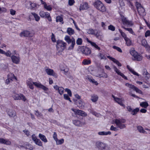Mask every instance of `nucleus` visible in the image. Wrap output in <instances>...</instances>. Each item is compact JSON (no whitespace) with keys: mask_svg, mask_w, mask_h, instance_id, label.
I'll return each instance as SVG.
<instances>
[{"mask_svg":"<svg viewBox=\"0 0 150 150\" xmlns=\"http://www.w3.org/2000/svg\"><path fill=\"white\" fill-rule=\"evenodd\" d=\"M102 4V3L99 0H96L93 4V5L97 9L98 7Z\"/></svg>","mask_w":150,"mask_h":150,"instance_id":"f704fd0d","label":"nucleus"},{"mask_svg":"<svg viewBox=\"0 0 150 150\" xmlns=\"http://www.w3.org/2000/svg\"><path fill=\"white\" fill-rule=\"evenodd\" d=\"M123 28L126 30L128 31L130 33L132 34L133 35H135L134 33L131 28H125L124 27H123Z\"/></svg>","mask_w":150,"mask_h":150,"instance_id":"603ef678","label":"nucleus"},{"mask_svg":"<svg viewBox=\"0 0 150 150\" xmlns=\"http://www.w3.org/2000/svg\"><path fill=\"white\" fill-rule=\"evenodd\" d=\"M56 21L57 22H60L62 23V24H63L64 23L63 18L61 16H58L57 17Z\"/></svg>","mask_w":150,"mask_h":150,"instance_id":"864d4df0","label":"nucleus"},{"mask_svg":"<svg viewBox=\"0 0 150 150\" xmlns=\"http://www.w3.org/2000/svg\"><path fill=\"white\" fill-rule=\"evenodd\" d=\"M87 79L91 82L94 84L96 85H97L98 84L97 81H96L94 79H93L92 77L91 76H87Z\"/></svg>","mask_w":150,"mask_h":150,"instance_id":"72a5a7b5","label":"nucleus"},{"mask_svg":"<svg viewBox=\"0 0 150 150\" xmlns=\"http://www.w3.org/2000/svg\"><path fill=\"white\" fill-rule=\"evenodd\" d=\"M10 14L12 16H14L16 14V11L12 9H10Z\"/></svg>","mask_w":150,"mask_h":150,"instance_id":"0e129e2a","label":"nucleus"},{"mask_svg":"<svg viewBox=\"0 0 150 150\" xmlns=\"http://www.w3.org/2000/svg\"><path fill=\"white\" fill-rule=\"evenodd\" d=\"M56 42L57 53L58 54H60L65 49L67 45V43L64 41L60 40H57Z\"/></svg>","mask_w":150,"mask_h":150,"instance_id":"39448f33","label":"nucleus"},{"mask_svg":"<svg viewBox=\"0 0 150 150\" xmlns=\"http://www.w3.org/2000/svg\"><path fill=\"white\" fill-rule=\"evenodd\" d=\"M73 124L76 126H81L82 125V124L79 120H74L73 121Z\"/></svg>","mask_w":150,"mask_h":150,"instance_id":"37998d69","label":"nucleus"},{"mask_svg":"<svg viewBox=\"0 0 150 150\" xmlns=\"http://www.w3.org/2000/svg\"><path fill=\"white\" fill-rule=\"evenodd\" d=\"M110 129L111 131L117 132L118 130V129L117 127H115L113 125H112L111 126Z\"/></svg>","mask_w":150,"mask_h":150,"instance_id":"4d7b16f0","label":"nucleus"},{"mask_svg":"<svg viewBox=\"0 0 150 150\" xmlns=\"http://www.w3.org/2000/svg\"><path fill=\"white\" fill-rule=\"evenodd\" d=\"M89 6L88 3L85 2L80 4L79 9L80 11H81L82 10H87Z\"/></svg>","mask_w":150,"mask_h":150,"instance_id":"412c9836","label":"nucleus"},{"mask_svg":"<svg viewBox=\"0 0 150 150\" xmlns=\"http://www.w3.org/2000/svg\"><path fill=\"white\" fill-rule=\"evenodd\" d=\"M8 115L11 117H14L16 116V113L14 111L10 110L8 112Z\"/></svg>","mask_w":150,"mask_h":150,"instance_id":"4c0bfd02","label":"nucleus"},{"mask_svg":"<svg viewBox=\"0 0 150 150\" xmlns=\"http://www.w3.org/2000/svg\"><path fill=\"white\" fill-rule=\"evenodd\" d=\"M134 90L137 93L140 94H142V92L136 87H135Z\"/></svg>","mask_w":150,"mask_h":150,"instance_id":"774afa93","label":"nucleus"},{"mask_svg":"<svg viewBox=\"0 0 150 150\" xmlns=\"http://www.w3.org/2000/svg\"><path fill=\"white\" fill-rule=\"evenodd\" d=\"M44 8L48 11H51L52 10L53 8L52 5L46 4L44 6Z\"/></svg>","mask_w":150,"mask_h":150,"instance_id":"c9c22d12","label":"nucleus"},{"mask_svg":"<svg viewBox=\"0 0 150 150\" xmlns=\"http://www.w3.org/2000/svg\"><path fill=\"white\" fill-rule=\"evenodd\" d=\"M139 110V108H136L132 110L131 114L133 115H135Z\"/></svg>","mask_w":150,"mask_h":150,"instance_id":"8fccbe9b","label":"nucleus"},{"mask_svg":"<svg viewBox=\"0 0 150 150\" xmlns=\"http://www.w3.org/2000/svg\"><path fill=\"white\" fill-rule=\"evenodd\" d=\"M24 147H25L26 148L28 149H29L30 150H32L33 149V146L31 144H27L25 145H24Z\"/></svg>","mask_w":150,"mask_h":150,"instance_id":"5fc2aeb1","label":"nucleus"},{"mask_svg":"<svg viewBox=\"0 0 150 150\" xmlns=\"http://www.w3.org/2000/svg\"><path fill=\"white\" fill-rule=\"evenodd\" d=\"M67 33L69 35H71L74 33V31L71 28H68L67 29Z\"/></svg>","mask_w":150,"mask_h":150,"instance_id":"c03bdc74","label":"nucleus"},{"mask_svg":"<svg viewBox=\"0 0 150 150\" xmlns=\"http://www.w3.org/2000/svg\"><path fill=\"white\" fill-rule=\"evenodd\" d=\"M98 99V96L96 95H93L91 96V100L93 102H95L97 101Z\"/></svg>","mask_w":150,"mask_h":150,"instance_id":"49530a36","label":"nucleus"},{"mask_svg":"<svg viewBox=\"0 0 150 150\" xmlns=\"http://www.w3.org/2000/svg\"><path fill=\"white\" fill-rule=\"evenodd\" d=\"M51 39L52 41L53 42H56L55 37L53 33H52V34Z\"/></svg>","mask_w":150,"mask_h":150,"instance_id":"338daca9","label":"nucleus"},{"mask_svg":"<svg viewBox=\"0 0 150 150\" xmlns=\"http://www.w3.org/2000/svg\"><path fill=\"white\" fill-rule=\"evenodd\" d=\"M81 50L82 53L88 55L91 53V50L88 47H82L81 48Z\"/></svg>","mask_w":150,"mask_h":150,"instance_id":"a211bd4d","label":"nucleus"},{"mask_svg":"<svg viewBox=\"0 0 150 150\" xmlns=\"http://www.w3.org/2000/svg\"><path fill=\"white\" fill-rule=\"evenodd\" d=\"M143 75H145V78L146 80H150V74H149L146 70H144Z\"/></svg>","mask_w":150,"mask_h":150,"instance_id":"ea45409f","label":"nucleus"},{"mask_svg":"<svg viewBox=\"0 0 150 150\" xmlns=\"http://www.w3.org/2000/svg\"><path fill=\"white\" fill-rule=\"evenodd\" d=\"M107 57L113 61L114 62L116 63L118 66L119 67L121 66V64L118 60H117L115 59L108 56H107Z\"/></svg>","mask_w":150,"mask_h":150,"instance_id":"c756f323","label":"nucleus"},{"mask_svg":"<svg viewBox=\"0 0 150 150\" xmlns=\"http://www.w3.org/2000/svg\"><path fill=\"white\" fill-rule=\"evenodd\" d=\"M119 31L121 34V35L124 39L125 40L126 44L127 46H130L132 44L131 40L128 38L126 34L123 32L121 30L119 29Z\"/></svg>","mask_w":150,"mask_h":150,"instance_id":"1a4fd4ad","label":"nucleus"},{"mask_svg":"<svg viewBox=\"0 0 150 150\" xmlns=\"http://www.w3.org/2000/svg\"><path fill=\"white\" fill-rule=\"evenodd\" d=\"M130 54L134 58V59L137 61H140L142 59V57L139 54H138L134 49H132L130 51Z\"/></svg>","mask_w":150,"mask_h":150,"instance_id":"9d476101","label":"nucleus"},{"mask_svg":"<svg viewBox=\"0 0 150 150\" xmlns=\"http://www.w3.org/2000/svg\"><path fill=\"white\" fill-rule=\"evenodd\" d=\"M0 143L6 145H10L11 144V142L8 139H4L1 138H0Z\"/></svg>","mask_w":150,"mask_h":150,"instance_id":"bb28decb","label":"nucleus"},{"mask_svg":"<svg viewBox=\"0 0 150 150\" xmlns=\"http://www.w3.org/2000/svg\"><path fill=\"white\" fill-rule=\"evenodd\" d=\"M64 99L66 100H68L70 102H71L72 101L70 99V98L69 97V96L67 94H64Z\"/></svg>","mask_w":150,"mask_h":150,"instance_id":"bf43d9fd","label":"nucleus"},{"mask_svg":"<svg viewBox=\"0 0 150 150\" xmlns=\"http://www.w3.org/2000/svg\"><path fill=\"white\" fill-rule=\"evenodd\" d=\"M112 96L114 100L116 102L118 103L119 104L122 106H125V105L123 103V100L122 99L118 98L115 97L113 95H112Z\"/></svg>","mask_w":150,"mask_h":150,"instance_id":"5701e85b","label":"nucleus"},{"mask_svg":"<svg viewBox=\"0 0 150 150\" xmlns=\"http://www.w3.org/2000/svg\"><path fill=\"white\" fill-rule=\"evenodd\" d=\"M8 77L11 81L14 80L16 81L17 80L16 77L13 73H9L8 75Z\"/></svg>","mask_w":150,"mask_h":150,"instance_id":"2f4dec72","label":"nucleus"},{"mask_svg":"<svg viewBox=\"0 0 150 150\" xmlns=\"http://www.w3.org/2000/svg\"><path fill=\"white\" fill-rule=\"evenodd\" d=\"M127 68L133 74L137 76H139V74L137 73V72L135 71L132 68H131L129 66L127 65Z\"/></svg>","mask_w":150,"mask_h":150,"instance_id":"58836bf2","label":"nucleus"},{"mask_svg":"<svg viewBox=\"0 0 150 150\" xmlns=\"http://www.w3.org/2000/svg\"><path fill=\"white\" fill-rule=\"evenodd\" d=\"M64 39L68 44L71 43V45L68 47V50H73L75 44V40L74 38L73 37L71 38L69 36L66 35Z\"/></svg>","mask_w":150,"mask_h":150,"instance_id":"423d86ee","label":"nucleus"},{"mask_svg":"<svg viewBox=\"0 0 150 150\" xmlns=\"http://www.w3.org/2000/svg\"><path fill=\"white\" fill-rule=\"evenodd\" d=\"M55 141L56 142V144L59 145L63 144L64 142V140L63 139H57Z\"/></svg>","mask_w":150,"mask_h":150,"instance_id":"de8ad7c7","label":"nucleus"},{"mask_svg":"<svg viewBox=\"0 0 150 150\" xmlns=\"http://www.w3.org/2000/svg\"><path fill=\"white\" fill-rule=\"evenodd\" d=\"M27 87L30 89L33 90L34 89V85L38 88H41L43 90L45 93L49 90L48 88L42 84L40 82H33V80L31 78L28 79L26 82Z\"/></svg>","mask_w":150,"mask_h":150,"instance_id":"f257e3e1","label":"nucleus"},{"mask_svg":"<svg viewBox=\"0 0 150 150\" xmlns=\"http://www.w3.org/2000/svg\"><path fill=\"white\" fill-rule=\"evenodd\" d=\"M11 58L13 63L16 64H18L20 63V57L19 55L16 54V50L13 51L12 55Z\"/></svg>","mask_w":150,"mask_h":150,"instance_id":"0eeeda50","label":"nucleus"},{"mask_svg":"<svg viewBox=\"0 0 150 150\" xmlns=\"http://www.w3.org/2000/svg\"><path fill=\"white\" fill-rule=\"evenodd\" d=\"M112 68L114 71L118 75L121 76L125 79H127V77H126L118 69L117 67L114 65L112 66Z\"/></svg>","mask_w":150,"mask_h":150,"instance_id":"6ab92c4d","label":"nucleus"},{"mask_svg":"<svg viewBox=\"0 0 150 150\" xmlns=\"http://www.w3.org/2000/svg\"><path fill=\"white\" fill-rule=\"evenodd\" d=\"M75 103L78 107L82 108L84 107L85 104V103L81 100H76Z\"/></svg>","mask_w":150,"mask_h":150,"instance_id":"393cba45","label":"nucleus"},{"mask_svg":"<svg viewBox=\"0 0 150 150\" xmlns=\"http://www.w3.org/2000/svg\"><path fill=\"white\" fill-rule=\"evenodd\" d=\"M31 14L34 17L36 21L38 22L40 21V18L38 14L34 12H32Z\"/></svg>","mask_w":150,"mask_h":150,"instance_id":"79ce46f5","label":"nucleus"},{"mask_svg":"<svg viewBox=\"0 0 150 150\" xmlns=\"http://www.w3.org/2000/svg\"><path fill=\"white\" fill-rule=\"evenodd\" d=\"M97 9L102 12H105L106 11L105 7L103 4H101Z\"/></svg>","mask_w":150,"mask_h":150,"instance_id":"a19ab883","label":"nucleus"},{"mask_svg":"<svg viewBox=\"0 0 150 150\" xmlns=\"http://www.w3.org/2000/svg\"><path fill=\"white\" fill-rule=\"evenodd\" d=\"M119 3L121 7L124 6L125 5V3L123 0H119Z\"/></svg>","mask_w":150,"mask_h":150,"instance_id":"69168bd1","label":"nucleus"},{"mask_svg":"<svg viewBox=\"0 0 150 150\" xmlns=\"http://www.w3.org/2000/svg\"><path fill=\"white\" fill-rule=\"evenodd\" d=\"M40 139L45 143H46L47 142V140L46 137L44 135L41 134H39L38 135Z\"/></svg>","mask_w":150,"mask_h":150,"instance_id":"473e14b6","label":"nucleus"},{"mask_svg":"<svg viewBox=\"0 0 150 150\" xmlns=\"http://www.w3.org/2000/svg\"><path fill=\"white\" fill-rule=\"evenodd\" d=\"M139 38L141 40V45L145 47L149 52H150V47L149 45L148 44L146 40L141 36L139 37Z\"/></svg>","mask_w":150,"mask_h":150,"instance_id":"f8f14e48","label":"nucleus"},{"mask_svg":"<svg viewBox=\"0 0 150 150\" xmlns=\"http://www.w3.org/2000/svg\"><path fill=\"white\" fill-rule=\"evenodd\" d=\"M126 120L124 119L120 118H116L113 119L112 121V123L115 124L118 128L122 129L126 128V125L124 123Z\"/></svg>","mask_w":150,"mask_h":150,"instance_id":"7ed1b4c3","label":"nucleus"},{"mask_svg":"<svg viewBox=\"0 0 150 150\" xmlns=\"http://www.w3.org/2000/svg\"><path fill=\"white\" fill-rule=\"evenodd\" d=\"M12 53L10 50H8L6 52L4 51V54L7 57H11L12 56Z\"/></svg>","mask_w":150,"mask_h":150,"instance_id":"09e8293b","label":"nucleus"},{"mask_svg":"<svg viewBox=\"0 0 150 150\" xmlns=\"http://www.w3.org/2000/svg\"><path fill=\"white\" fill-rule=\"evenodd\" d=\"M95 36L98 39L100 40H102L103 35L102 34H100L98 33V31L96 33V34L95 35Z\"/></svg>","mask_w":150,"mask_h":150,"instance_id":"a18cd8bd","label":"nucleus"},{"mask_svg":"<svg viewBox=\"0 0 150 150\" xmlns=\"http://www.w3.org/2000/svg\"><path fill=\"white\" fill-rule=\"evenodd\" d=\"M140 105L141 107L144 108H146L149 105L148 103L146 102H142L140 103Z\"/></svg>","mask_w":150,"mask_h":150,"instance_id":"3c124183","label":"nucleus"},{"mask_svg":"<svg viewBox=\"0 0 150 150\" xmlns=\"http://www.w3.org/2000/svg\"><path fill=\"white\" fill-rule=\"evenodd\" d=\"M82 63L85 65H88L91 64V61L90 60L84 59Z\"/></svg>","mask_w":150,"mask_h":150,"instance_id":"6e6d98bb","label":"nucleus"},{"mask_svg":"<svg viewBox=\"0 0 150 150\" xmlns=\"http://www.w3.org/2000/svg\"><path fill=\"white\" fill-rule=\"evenodd\" d=\"M71 110L76 115L83 117H86L87 116V113L83 111L74 108H72Z\"/></svg>","mask_w":150,"mask_h":150,"instance_id":"2eb2a0df","label":"nucleus"},{"mask_svg":"<svg viewBox=\"0 0 150 150\" xmlns=\"http://www.w3.org/2000/svg\"><path fill=\"white\" fill-rule=\"evenodd\" d=\"M111 132L110 131H101L98 132V134L101 136H106L107 135H110Z\"/></svg>","mask_w":150,"mask_h":150,"instance_id":"7c9ffc66","label":"nucleus"},{"mask_svg":"<svg viewBox=\"0 0 150 150\" xmlns=\"http://www.w3.org/2000/svg\"><path fill=\"white\" fill-rule=\"evenodd\" d=\"M121 19L123 24L127 25L128 26H131L133 25L132 22L127 20V18L123 15L120 14Z\"/></svg>","mask_w":150,"mask_h":150,"instance_id":"4468645a","label":"nucleus"},{"mask_svg":"<svg viewBox=\"0 0 150 150\" xmlns=\"http://www.w3.org/2000/svg\"><path fill=\"white\" fill-rule=\"evenodd\" d=\"M65 91L67 92L69 96L71 97L72 96V93L70 90L68 88H66L65 89Z\"/></svg>","mask_w":150,"mask_h":150,"instance_id":"e2e57ef3","label":"nucleus"},{"mask_svg":"<svg viewBox=\"0 0 150 150\" xmlns=\"http://www.w3.org/2000/svg\"><path fill=\"white\" fill-rule=\"evenodd\" d=\"M137 130L139 132L144 134L146 133V131L144 130L143 127L141 126H137Z\"/></svg>","mask_w":150,"mask_h":150,"instance_id":"e433bc0d","label":"nucleus"},{"mask_svg":"<svg viewBox=\"0 0 150 150\" xmlns=\"http://www.w3.org/2000/svg\"><path fill=\"white\" fill-rule=\"evenodd\" d=\"M125 85L126 86L128 87L132 88L134 90L135 86H134V85H133L132 84H129L128 83H126L125 84Z\"/></svg>","mask_w":150,"mask_h":150,"instance_id":"13d9d810","label":"nucleus"},{"mask_svg":"<svg viewBox=\"0 0 150 150\" xmlns=\"http://www.w3.org/2000/svg\"><path fill=\"white\" fill-rule=\"evenodd\" d=\"M108 30L112 31H114L115 30V27L112 25H110L108 26Z\"/></svg>","mask_w":150,"mask_h":150,"instance_id":"052dcab7","label":"nucleus"},{"mask_svg":"<svg viewBox=\"0 0 150 150\" xmlns=\"http://www.w3.org/2000/svg\"><path fill=\"white\" fill-rule=\"evenodd\" d=\"M39 14L41 17L47 18L50 22H51L52 21L50 15L48 12L41 11H40Z\"/></svg>","mask_w":150,"mask_h":150,"instance_id":"9b49d317","label":"nucleus"},{"mask_svg":"<svg viewBox=\"0 0 150 150\" xmlns=\"http://www.w3.org/2000/svg\"><path fill=\"white\" fill-rule=\"evenodd\" d=\"M126 120L124 119L120 118H116L113 119L112 121V123L115 124L118 128L122 129L126 128V125L124 123Z\"/></svg>","mask_w":150,"mask_h":150,"instance_id":"f03ea898","label":"nucleus"},{"mask_svg":"<svg viewBox=\"0 0 150 150\" xmlns=\"http://www.w3.org/2000/svg\"><path fill=\"white\" fill-rule=\"evenodd\" d=\"M25 5L28 8L32 9L37 7V5L34 3H32L30 1H26L25 2Z\"/></svg>","mask_w":150,"mask_h":150,"instance_id":"dca6fc26","label":"nucleus"},{"mask_svg":"<svg viewBox=\"0 0 150 150\" xmlns=\"http://www.w3.org/2000/svg\"><path fill=\"white\" fill-rule=\"evenodd\" d=\"M137 10L140 16H143L145 15V10L142 7L139 8Z\"/></svg>","mask_w":150,"mask_h":150,"instance_id":"c85d7f7f","label":"nucleus"},{"mask_svg":"<svg viewBox=\"0 0 150 150\" xmlns=\"http://www.w3.org/2000/svg\"><path fill=\"white\" fill-rule=\"evenodd\" d=\"M82 42V40L81 38H78L76 41V44L78 45H81Z\"/></svg>","mask_w":150,"mask_h":150,"instance_id":"680f3d73","label":"nucleus"},{"mask_svg":"<svg viewBox=\"0 0 150 150\" xmlns=\"http://www.w3.org/2000/svg\"><path fill=\"white\" fill-rule=\"evenodd\" d=\"M12 96L13 99L15 100H22L24 101L26 100V98L23 94L21 93H18L16 91L13 92Z\"/></svg>","mask_w":150,"mask_h":150,"instance_id":"6e6552de","label":"nucleus"},{"mask_svg":"<svg viewBox=\"0 0 150 150\" xmlns=\"http://www.w3.org/2000/svg\"><path fill=\"white\" fill-rule=\"evenodd\" d=\"M53 87L55 90L58 91L60 95H62L64 93V88L63 87L58 86L57 85L54 86Z\"/></svg>","mask_w":150,"mask_h":150,"instance_id":"b1692460","label":"nucleus"},{"mask_svg":"<svg viewBox=\"0 0 150 150\" xmlns=\"http://www.w3.org/2000/svg\"><path fill=\"white\" fill-rule=\"evenodd\" d=\"M95 148L98 150H110L109 145L100 141H97L95 143Z\"/></svg>","mask_w":150,"mask_h":150,"instance_id":"20e7f679","label":"nucleus"},{"mask_svg":"<svg viewBox=\"0 0 150 150\" xmlns=\"http://www.w3.org/2000/svg\"><path fill=\"white\" fill-rule=\"evenodd\" d=\"M32 140L36 145L40 146H42V142L40 139L37 138L35 134L32 135Z\"/></svg>","mask_w":150,"mask_h":150,"instance_id":"f3484780","label":"nucleus"},{"mask_svg":"<svg viewBox=\"0 0 150 150\" xmlns=\"http://www.w3.org/2000/svg\"><path fill=\"white\" fill-rule=\"evenodd\" d=\"M34 33L31 32L27 30H24L22 31L19 34L21 37H32L33 36Z\"/></svg>","mask_w":150,"mask_h":150,"instance_id":"ddd939ff","label":"nucleus"},{"mask_svg":"<svg viewBox=\"0 0 150 150\" xmlns=\"http://www.w3.org/2000/svg\"><path fill=\"white\" fill-rule=\"evenodd\" d=\"M87 42L90 44L94 48L98 50H100V48L98 47L97 45L95 42H92L88 39L87 40Z\"/></svg>","mask_w":150,"mask_h":150,"instance_id":"cd10ccee","label":"nucleus"},{"mask_svg":"<svg viewBox=\"0 0 150 150\" xmlns=\"http://www.w3.org/2000/svg\"><path fill=\"white\" fill-rule=\"evenodd\" d=\"M60 69L64 74L67 75L69 74V69L66 65H61L60 66Z\"/></svg>","mask_w":150,"mask_h":150,"instance_id":"aec40b11","label":"nucleus"},{"mask_svg":"<svg viewBox=\"0 0 150 150\" xmlns=\"http://www.w3.org/2000/svg\"><path fill=\"white\" fill-rule=\"evenodd\" d=\"M86 31L87 34L95 36L98 30L96 29H93L92 28H90L87 29Z\"/></svg>","mask_w":150,"mask_h":150,"instance_id":"a878e982","label":"nucleus"},{"mask_svg":"<svg viewBox=\"0 0 150 150\" xmlns=\"http://www.w3.org/2000/svg\"><path fill=\"white\" fill-rule=\"evenodd\" d=\"M45 70L48 75L54 76H57L56 74L54 72L53 69L45 67Z\"/></svg>","mask_w":150,"mask_h":150,"instance_id":"4be33fe9","label":"nucleus"}]
</instances>
